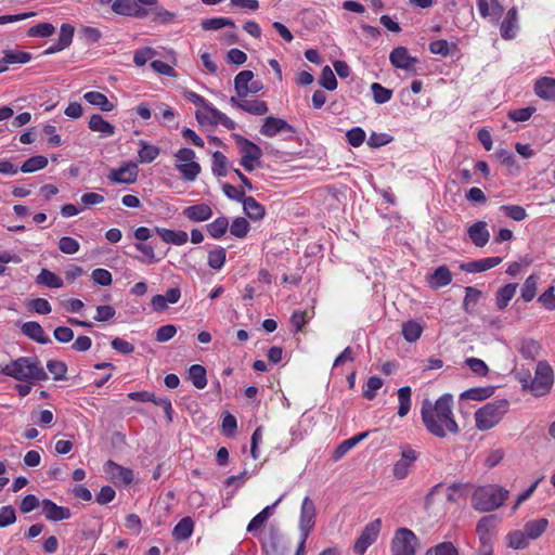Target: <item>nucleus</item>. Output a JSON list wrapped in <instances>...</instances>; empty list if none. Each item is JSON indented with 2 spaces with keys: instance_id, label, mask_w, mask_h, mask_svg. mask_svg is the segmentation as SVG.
<instances>
[{
  "instance_id": "f257e3e1",
  "label": "nucleus",
  "mask_w": 555,
  "mask_h": 555,
  "mask_svg": "<svg viewBox=\"0 0 555 555\" xmlns=\"http://www.w3.org/2000/svg\"><path fill=\"white\" fill-rule=\"evenodd\" d=\"M453 398L442 395L435 402L425 399L421 409V416L426 430L438 438L456 435L460 427L453 413Z\"/></svg>"
},
{
  "instance_id": "f03ea898",
  "label": "nucleus",
  "mask_w": 555,
  "mask_h": 555,
  "mask_svg": "<svg viewBox=\"0 0 555 555\" xmlns=\"http://www.w3.org/2000/svg\"><path fill=\"white\" fill-rule=\"evenodd\" d=\"M0 374L29 384H38L48 379V374L35 357H20L9 363L0 364Z\"/></svg>"
},
{
  "instance_id": "7ed1b4c3",
  "label": "nucleus",
  "mask_w": 555,
  "mask_h": 555,
  "mask_svg": "<svg viewBox=\"0 0 555 555\" xmlns=\"http://www.w3.org/2000/svg\"><path fill=\"white\" fill-rule=\"evenodd\" d=\"M509 491L499 485L477 487L472 496V505L479 512H492L504 504Z\"/></svg>"
},
{
  "instance_id": "20e7f679",
  "label": "nucleus",
  "mask_w": 555,
  "mask_h": 555,
  "mask_svg": "<svg viewBox=\"0 0 555 555\" xmlns=\"http://www.w3.org/2000/svg\"><path fill=\"white\" fill-rule=\"evenodd\" d=\"M508 401L505 399L494 400L478 409L475 412V423L479 430H489L496 426L508 410Z\"/></svg>"
},
{
  "instance_id": "39448f33",
  "label": "nucleus",
  "mask_w": 555,
  "mask_h": 555,
  "mask_svg": "<svg viewBox=\"0 0 555 555\" xmlns=\"http://www.w3.org/2000/svg\"><path fill=\"white\" fill-rule=\"evenodd\" d=\"M420 540L409 528H399L390 541V555H415Z\"/></svg>"
},
{
  "instance_id": "423d86ee",
  "label": "nucleus",
  "mask_w": 555,
  "mask_h": 555,
  "mask_svg": "<svg viewBox=\"0 0 555 555\" xmlns=\"http://www.w3.org/2000/svg\"><path fill=\"white\" fill-rule=\"evenodd\" d=\"M175 166L180 172L183 180L193 182L201 173V166L195 160V152L191 149L183 147L175 153Z\"/></svg>"
},
{
  "instance_id": "0eeeda50",
  "label": "nucleus",
  "mask_w": 555,
  "mask_h": 555,
  "mask_svg": "<svg viewBox=\"0 0 555 555\" xmlns=\"http://www.w3.org/2000/svg\"><path fill=\"white\" fill-rule=\"evenodd\" d=\"M234 140L242 155L241 165L245 170L253 171L260 164L262 156L261 149L254 142L238 134L234 135Z\"/></svg>"
},
{
  "instance_id": "6e6552de",
  "label": "nucleus",
  "mask_w": 555,
  "mask_h": 555,
  "mask_svg": "<svg viewBox=\"0 0 555 555\" xmlns=\"http://www.w3.org/2000/svg\"><path fill=\"white\" fill-rule=\"evenodd\" d=\"M400 457L395 462L392 466V475L396 479H405L414 463L420 457V453L410 444H401L399 447Z\"/></svg>"
},
{
  "instance_id": "1a4fd4ad",
  "label": "nucleus",
  "mask_w": 555,
  "mask_h": 555,
  "mask_svg": "<svg viewBox=\"0 0 555 555\" xmlns=\"http://www.w3.org/2000/svg\"><path fill=\"white\" fill-rule=\"evenodd\" d=\"M382 529V520L375 519L369 522L362 530L360 537L353 544V552L363 555L366 550L377 540Z\"/></svg>"
},
{
  "instance_id": "9d476101",
  "label": "nucleus",
  "mask_w": 555,
  "mask_h": 555,
  "mask_svg": "<svg viewBox=\"0 0 555 555\" xmlns=\"http://www.w3.org/2000/svg\"><path fill=\"white\" fill-rule=\"evenodd\" d=\"M315 505L309 496H306L301 503L298 525L300 537L304 538V540H307L312 531L315 525Z\"/></svg>"
},
{
  "instance_id": "9b49d317",
  "label": "nucleus",
  "mask_w": 555,
  "mask_h": 555,
  "mask_svg": "<svg viewBox=\"0 0 555 555\" xmlns=\"http://www.w3.org/2000/svg\"><path fill=\"white\" fill-rule=\"evenodd\" d=\"M496 525L498 518L492 515L485 516L478 521L476 532L482 545L481 548L492 547V539L495 533Z\"/></svg>"
},
{
  "instance_id": "f8f14e48",
  "label": "nucleus",
  "mask_w": 555,
  "mask_h": 555,
  "mask_svg": "<svg viewBox=\"0 0 555 555\" xmlns=\"http://www.w3.org/2000/svg\"><path fill=\"white\" fill-rule=\"evenodd\" d=\"M104 472L108 479L115 485L128 486L133 480L131 469L122 467L113 461H108L104 466Z\"/></svg>"
},
{
  "instance_id": "ddd939ff",
  "label": "nucleus",
  "mask_w": 555,
  "mask_h": 555,
  "mask_svg": "<svg viewBox=\"0 0 555 555\" xmlns=\"http://www.w3.org/2000/svg\"><path fill=\"white\" fill-rule=\"evenodd\" d=\"M107 178L113 183L131 184L137 181L138 167L134 163H125L119 168L112 169Z\"/></svg>"
},
{
  "instance_id": "4468645a",
  "label": "nucleus",
  "mask_w": 555,
  "mask_h": 555,
  "mask_svg": "<svg viewBox=\"0 0 555 555\" xmlns=\"http://www.w3.org/2000/svg\"><path fill=\"white\" fill-rule=\"evenodd\" d=\"M389 61L396 68L411 72L414 69L415 64L418 60L410 55L409 51L404 47L395 48L389 54Z\"/></svg>"
},
{
  "instance_id": "2eb2a0df",
  "label": "nucleus",
  "mask_w": 555,
  "mask_h": 555,
  "mask_svg": "<svg viewBox=\"0 0 555 555\" xmlns=\"http://www.w3.org/2000/svg\"><path fill=\"white\" fill-rule=\"evenodd\" d=\"M198 121L201 124L221 125L229 130H234L236 127L234 120L214 106L207 107L205 113L198 115Z\"/></svg>"
},
{
  "instance_id": "dca6fc26",
  "label": "nucleus",
  "mask_w": 555,
  "mask_h": 555,
  "mask_svg": "<svg viewBox=\"0 0 555 555\" xmlns=\"http://www.w3.org/2000/svg\"><path fill=\"white\" fill-rule=\"evenodd\" d=\"M294 132V128L286 120L269 116L263 120L260 133L268 138H273L281 132Z\"/></svg>"
},
{
  "instance_id": "f3484780",
  "label": "nucleus",
  "mask_w": 555,
  "mask_h": 555,
  "mask_svg": "<svg viewBox=\"0 0 555 555\" xmlns=\"http://www.w3.org/2000/svg\"><path fill=\"white\" fill-rule=\"evenodd\" d=\"M552 385V371L545 363H539L535 371V377L532 383V389L537 395H542L548 390Z\"/></svg>"
},
{
  "instance_id": "a211bd4d",
  "label": "nucleus",
  "mask_w": 555,
  "mask_h": 555,
  "mask_svg": "<svg viewBox=\"0 0 555 555\" xmlns=\"http://www.w3.org/2000/svg\"><path fill=\"white\" fill-rule=\"evenodd\" d=\"M112 10L119 15L144 17L147 12L137 3V0H115Z\"/></svg>"
},
{
  "instance_id": "6ab92c4d",
  "label": "nucleus",
  "mask_w": 555,
  "mask_h": 555,
  "mask_svg": "<svg viewBox=\"0 0 555 555\" xmlns=\"http://www.w3.org/2000/svg\"><path fill=\"white\" fill-rule=\"evenodd\" d=\"M230 104L233 107L257 116L264 115L269 109L267 103L261 100H238L237 98L232 96L230 99Z\"/></svg>"
},
{
  "instance_id": "aec40b11",
  "label": "nucleus",
  "mask_w": 555,
  "mask_h": 555,
  "mask_svg": "<svg viewBox=\"0 0 555 555\" xmlns=\"http://www.w3.org/2000/svg\"><path fill=\"white\" fill-rule=\"evenodd\" d=\"M42 514L48 520L51 521H60L64 519H68L72 516L70 509L68 507L59 506L51 500H43L41 502Z\"/></svg>"
},
{
  "instance_id": "412c9836",
  "label": "nucleus",
  "mask_w": 555,
  "mask_h": 555,
  "mask_svg": "<svg viewBox=\"0 0 555 555\" xmlns=\"http://www.w3.org/2000/svg\"><path fill=\"white\" fill-rule=\"evenodd\" d=\"M182 215L192 222H204L209 220L214 212L212 208L208 204L199 203L185 207Z\"/></svg>"
},
{
  "instance_id": "4be33fe9",
  "label": "nucleus",
  "mask_w": 555,
  "mask_h": 555,
  "mask_svg": "<svg viewBox=\"0 0 555 555\" xmlns=\"http://www.w3.org/2000/svg\"><path fill=\"white\" fill-rule=\"evenodd\" d=\"M518 28V13L516 8H512L507 11L500 26L502 38L505 40L514 39L517 35Z\"/></svg>"
},
{
  "instance_id": "5701e85b",
  "label": "nucleus",
  "mask_w": 555,
  "mask_h": 555,
  "mask_svg": "<svg viewBox=\"0 0 555 555\" xmlns=\"http://www.w3.org/2000/svg\"><path fill=\"white\" fill-rule=\"evenodd\" d=\"M467 234L473 244L477 247H483L490 238V232L486 221H477L473 223L468 228Z\"/></svg>"
},
{
  "instance_id": "b1692460",
  "label": "nucleus",
  "mask_w": 555,
  "mask_h": 555,
  "mask_svg": "<svg viewBox=\"0 0 555 555\" xmlns=\"http://www.w3.org/2000/svg\"><path fill=\"white\" fill-rule=\"evenodd\" d=\"M155 232L165 243L176 246L184 245L189 240L188 233L182 230H170L157 227L155 228Z\"/></svg>"
},
{
  "instance_id": "393cba45",
  "label": "nucleus",
  "mask_w": 555,
  "mask_h": 555,
  "mask_svg": "<svg viewBox=\"0 0 555 555\" xmlns=\"http://www.w3.org/2000/svg\"><path fill=\"white\" fill-rule=\"evenodd\" d=\"M534 92L543 100L555 101V78H539L534 83Z\"/></svg>"
},
{
  "instance_id": "a878e982",
  "label": "nucleus",
  "mask_w": 555,
  "mask_h": 555,
  "mask_svg": "<svg viewBox=\"0 0 555 555\" xmlns=\"http://www.w3.org/2000/svg\"><path fill=\"white\" fill-rule=\"evenodd\" d=\"M284 495H281L272 505L266 506L260 513H258L248 524L247 531L256 532L260 529L269 517L273 514L274 508L281 503Z\"/></svg>"
},
{
  "instance_id": "bb28decb",
  "label": "nucleus",
  "mask_w": 555,
  "mask_h": 555,
  "mask_svg": "<svg viewBox=\"0 0 555 555\" xmlns=\"http://www.w3.org/2000/svg\"><path fill=\"white\" fill-rule=\"evenodd\" d=\"M24 335L39 344L50 343V338L46 335L42 326L38 322L28 321L22 325Z\"/></svg>"
},
{
  "instance_id": "cd10ccee",
  "label": "nucleus",
  "mask_w": 555,
  "mask_h": 555,
  "mask_svg": "<svg viewBox=\"0 0 555 555\" xmlns=\"http://www.w3.org/2000/svg\"><path fill=\"white\" fill-rule=\"evenodd\" d=\"M502 262L501 257H488L462 264L461 268L467 272H483L492 269Z\"/></svg>"
},
{
  "instance_id": "c85d7f7f",
  "label": "nucleus",
  "mask_w": 555,
  "mask_h": 555,
  "mask_svg": "<svg viewBox=\"0 0 555 555\" xmlns=\"http://www.w3.org/2000/svg\"><path fill=\"white\" fill-rule=\"evenodd\" d=\"M548 520L546 518L532 519L527 521L524 525L522 530L525 531L526 537L530 539V541L539 539L547 529Z\"/></svg>"
},
{
  "instance_id": "c756f323",
  "label": "nucleus",
  "mask_w": 555,
  "mask_h": 555,
  "mask_svg": "<svg viewBox=\"0 0 555 555\" xmlns=\"http://www.w3.org/2000/svg\"><path fill=\"white\" fill-rule=\"evenodd\" d=\"M477 9L482 17H491L493 21H498L503 12L496 0H492L491 3L488 0H477Z\"/></svg>"
},
{
  "instance_id": "7c9ffc66",
  "label": "nucleus",
  "mask_w": 555,
  "mask_h": 555,
  "mask_svg": "<svg viewBox=\"0 0 555 555\" xmlns=\"http://www.w3.org/2000/svg\"><path fill=\"white\" fill-rule=\"evenodd\" d=\"M83 99L91 105L99 107L103 112H111L115 105L109 102L107 96L98 91H89L83 94Z\"/></svg>"
},
{
  "instance_id": "2f4dec72",
  "label": "nucleus",
  "mask_w": 555,
  "mask_h": 555,
  "mask_svg": "<svg viewBox=\"0 0 555 555\" xmlns=\"http://www.w3.org/2000/svg\"><path fill=\"white\" fill-rule=\"evenodd\" d=\"M89 128L94 132L101 133L103 137H112L115 133V127L99 114L90 117Z\"/></svg>"
},
{
  "instance_id": "473e14b6",
  "label": "nucleus",
  "mask_w": 555,
  "mask_h": 555,
  "mask_svg": "<svg viewBox=\"0 0 555 555\" xmlns=\"http://www.w3.org/2000/svg\"><path fill=\"white\" fill-rule=\"evenodd\" d=\"M254 79L251 70H242L234 78V88L238 98H246L248 95V87Z\"/></svg>"
},
{
  "instance_id": "72a5a7b5",
  "label": "nucleus",
  "mask_w": 555,
  "mask_h": 555,
  "mask_svg": "<svg viewBox=\"0 0 555 555\" xmlns=\"http://www.w3.org/2000/svg\"><path fill=\"white\" fill-rule=\"evenodd\" d=\"M452 281V274L446 266H441L435 270L429 278V285L433 288H440L447 286Z\"/></svg>"
},
{
  "instance_id": "f704fd0d",
  "label": "nucleus",
  "mask_w": 555,
  "mask_h": 555,
  "mask_svg": "<svg viewBox=\"0 0 555 555\" xmlns=\"http://www.w3.org/2000/svg\"><path fill=\"white\" fill-rule=\"evenodd\" d=\"M194 530V522L191 517L182 518L173 528L172 537L175 540L184 541L189 539Z\"/></svg>"
},
{
  "instance_id": "c9c22d12",
  "label": "nucleus",
  "mask_w": 555,
  "mask_h": 555,
  "mask_svg": "<svg viewBox=\"0 0 555 555\" xmlns=\"http://www.w3.org/2000/svg\"><path fill=\"white\" fill-rule=\"evenodd\" d=\"M244 212L253 220H260L264 216V207L258 203L254 197H245L243 199Z\"/></svg>"
},
{
  "instance_id": "e433bc0d",
  "label": "nucleus",
  "mask_w": 555,
  "mask_h": 555,
  "mask_svg": "<svg viewBox=\"0 0 555 555\" xmlns=\"http://www.w3.org/2000/svg\"><path fill=\"white\" fill-rule=\"evenodd\" d=\"M397 393H398V401H399L398 415L400 417H404V416L408 415V413L411 410V405H412V399H411V397H412V389L409 386L401 387V388L398 389Z\"/></svg>"
},
{
  "instance_id": "4c0bfd02",
  "label": "nucleus",
  "mask_w": 555,
  "mask_h": 555,
  "mask_svg": "<svg viewBox=\"0 0 555 555\" xmlns=\"http://www.w3.org/2000/svg\"><path fill=\"white\" fill-rule=\"evenodd\" d=\"M507 545L513 550H522L530 544V539L526 537L522 529H516L507 533Z\"/></svg>"
},
{
  "instance_id": "58836bf2",
  "label": "nucleus",
  "mask_w": 555,
  "mask_h": 555,
  "mask_svg": "<svg viewBox=\"0 0 555 555\" xmlns=\"http://www.w3.org/2000/svg\"><path fill=\"white\" fill-rule=\"evenodd\" d=\"M369 436V431L360 433L349 439L344 440L335 450V459L343 457L346 453L352 450L358 443Z\"/></svg>"
},
{
  "instance_id": "ea45409f",
  "label": "nucleus",
  "mask_w": 555,
  "mask_h": 555,
  "mask_svg": "<svg viewBox=\"0 0 555 555\" xmlns=\"http://www.w3.org/2000/svg\"><path fill=\"white\" fill-rule=\"evenodd\" d=\"M423 330V325L415 320H410L402 324V335L409 343L416 341L422 336Z\"/></svg>"
},
{
  "instance_id": "a19ab883",
  "label": "nucleus",
  "mask_w": 555,
  "mask_h": 555,
  "mask_svg": "<svg viewBox=\"0 0 555 555\" xmlns=\"http://www.w3.org/2000/svg\"><path fill=\"white\" fill-rule=\"evenodd\" d=\"M3 62L7 70L12 64H26L31 60V54L24 51L5 50L3 51Z\"/></svg>"
},
{
  "instance_id": "79ce46f5",
  "label": "nucleus",
  "mask_w": 555,
  "mask_h": 555,
  "mask_svg": "<svg viewBox=\"0 0 555 555\" xmlns=\"http://www.w3.org/2000/svg\"><path fill=\"white\" fill-rule=\"evenodd\" d=\"M139 145L140 150L138 152V157L140 163H152L158 157L160 153L159 147L152 145L143 140L139 141Z\"/></svg>"
},
{
  "instance_id": "37998d69",
  "label": "nucleus",
  "mask_w": 555,
  "mask_h": 555,
  "mask_svg": "<svg viewBox=\"0 0 555 555\" xmlns=\"http://www.w3.org/2000/svg\"><path fill=\"white\" fill-rule=\"evenodd\" d=\"M228 230L229 220L224 216L218 217L212 222L207 224L208 234L216 240L221 238Z\"/></svg>"
},
{
  "instance_id": "c03bdc74",
  "label": "nucleus",
  "mask_w": 555,
  "mask_h": 555,
  "mask_svg": "<svg viewBox=\"0 0 555 555\" xmlns=\"http://www.w3.org/2000/svg\"><path fill=\"white\" fill-rule=\"evenodd\" d=\"M36 283L50 288H61L63 286V280L48 269L41 270L36 278Z\"/></svg>"
},
{
  "instance_id": "a18cd8bd",
  "label": "nucleus",
  "mask_w": 555,
  "mask_h": 555,
  "mask_svg": "<svg viewBox=\"0 0 555 555\" xmlns=\"http://www.w3.org/2000/svg\"><path fill=\"white\" fill-rule=\"evenodd\" d=\"M494 393V387H477L465 390L461 393V399L482 401L490 398Z\"/></svg>"
},
{
  "instance_id": "49530a36",
  "label": "nucleus",
  "mask_w": 555,
  "mask_h": 555,
  "mask_svg": "<svg viewBox=\"0 0 555 555\" xmlns=\"http://www.w3.org/2000/svg\"><path fill=\"white\" fill-rule=\"evenodd\" d=\"M189 378L197 389H204L207 385L206 370L203 365L193 364L189 369Z\"/></svg>"
},
{
  "instance_id": "de8ad7c7",
  "label": "nucleus",
  "mask_w": 555,
  "mask_h": 555,
  "mask_svg": "<svg viewBox=\"0 0 555 555\" xmlns=\"http://www.w3.org/2000/svg\"><path fill=\"white\" fill-rule=\"evenodd\" d=\"M517 289V284L509 283L505 286L501 287L496 293V306L499 309H504L507 307L508 302L514 297Z\"/></svg>"
},
{
  "instance_id": "09e8293b",
  "label": "nucleus",
  "mask_w": 555,
  "mask_h": 555,
  "mask_svg": "<svg viewBox=\"0 0 555 555\" xmlns=\"http://www.w3.org/2000/svg\"><path fill=\"white\" fill-rule=\"evenodd\" d=\"M48 165V158L42 155H37L28 158L21 166V171L30 173L43 169Z\"/></svg>"
},
{
  "instance_id": "8fccbe9b",
  "label": "nucleus",
  "mask_w": 555,
  "mask_h": 555,
  "mask_svg": "<svg viewBox=\"0 0 555 555\" xmlns=\"http://www.w3.org/2000/svg\"><path fill=\"white\" fill-rule=\"evenodd\" d=\"M227 251L223 247H216L208 253V266L211 269L220 270L225 262Z\"/></svg>"
},
{
  "instance_id": "3c124183",
  "label": "nucleus",
  "mask_w": 555,
  "mask_h": 555,
  "mask_svg": "<svg viewBox=\"0 0 555 555\" xmlns=\"http://www.w3.org/2000/svg\"><path fill=\"white\" fill-rule=\"evenodd\" d=\"M231 234L237 238L245 237L249 232V223L243 217L235 218L232 223H229Z\"/></svg>"
},
{
  "instance_id": "603ef678",
  "label": "nucleus",
  "mask_w": 555,
  "mask_h": 555,
  "mask_svg": "<svg viewBox=\"0 0 555 555\" xmlns=\"http://www.w3.org/2000/svg\"><path fill=\"white\" fill-rule=\"evenodd\" d=\"M201 26L205 30H218L225 26H234V22L228 17H212L203 20Z\"/></svg>"
},
{
  "instance_id": "864d4df0",
  "label": "nucleus",
  "mask_w": 555,
  "mask_h": 555,
  "mask_svg": "<svg viewBox=\"0 0 555 555\" xmlns=\"http://www.w3.org/2000/svg\"><path fill=\"white\" fill-rule=\"evenodd\" d=\"M538 281H539V278L533 274L526 279V281L521 287V298L525 301L528 302L534 298L537 287H538Z\"/></svg>"
},
{
  "instance_id": "5fc2aeb1",
  "label": "nucleus",
  "mask_w": 555,
  "mask_h": 555,
  "mask_svg": "<svg viewBox=\"0 0 555 555\" xmlns=\"http://www.w3.org/2000/svg\"><path fill=\"white\" fill-rule=\"evenodd\" d=\"M383 384L384 383L380 377H370L363 388V397L367 400H373L376 397L377 391L382 388Z\"/></svg>"
},
{
  "instance_id": "6e6d98bb",
  "label": "nucleus",
  "mask_w": 555,
  "mask_h": 555,
  "mask_svg": "<svg viewBox=\"0 0 555 555\" xmlns=\"http://www.w3.org/2000/svg\"><path fill=\"white\" fill-rule=\"evenodd\" d=\"M47 369L53 375L54 380L66 379L67 366L63 361L50 360L47 363Z\"/></svg>"
},
{
  "instance_id": "4d7b16f0",
  "label": "nucleus",
  "mask_w": 555,
  "mask_h": 555,
  "mask_svg": "<svg viewBox=\"0 0 555 555\" xmlns=\"http://www.w3.org/2000/svg\"><path fill=\"white\" fill-rule=\"evenodd\" d=\"M371 90L373 99L377 104H384L390 101L392 96V91L390 89H387L377 82L372 83Z\"/></svg>"
},
{
  "instance_id": "13d9d810",
  "label": "nucleus",
  "mask_w": 555,
  "mask_h": 555,
  "mask_svg": "<svg viewBox=\"0 0 555 555\" xmlns=\"http://www.w3.org/2000/svg\"><path fill=\"white\" fill-rule=\"evenodd\" d=\"M227 157L221 152H215L212 154V166L211 170L215 176L224 177L227 175Z\"/></svg>"
},
{
  "instance_id": "bf43d9fd",
  "label": "nucleus",
  "mask_w": 555,
  "mask_h": 555,
  "mask_svg": "<svg viewBox=\"0 0 555 555\" xmlns=\"http://www.w3.org/2000/svg\"><path fill=\"white\" fill-rule=\"evenodd\" d=\"M320 85L328 91L337 88L336 77L330 66H324L320 77Z\"/></svg>"
},
{
  "instance_id": "052dcab7",
  "label": "nucleus",
  "mask_w": 555,
  "mask_h": 555,
  "mask_svg": "<svg viewBox=\"0 0 555 555\" xmlns=\"http://www.w3.org/2000/svg\"><path fill=\"white\" fill-rule=\"evenodd\" d=\"M469 486L466 483H453L447 488V499L456 502L460 498L468 493Z\"/></svg>"
},
{
  "instance_id": "680f3d73",
  "label": "nucleus",
  "mask_w": 555,
  "mask_h": 555,
  "mask_svg": "<svg viewBox=\"0 0 555 555\" xmlns=\"http://www.w3.org/2000/svg\"><path fill=\"white\" fill-rule=\"evenodd\" d=\"M346 138L351 146L359 147L365 141L366 133L362 128L354 127L347 131Z\"/></svg>"
},
{
  "instance_id": "e2e57ef3",
  "label": "nucleus",
  "mask_w": 555,
  "mask_h": 555,
  "mask_svg": "<svg viewBox=\"0 0 555 555\" xmlns=\"http://www.w3.org/2000/svg\"><path fill=\"white\" fill-rule=\"evenodd\" d=\"M535 112V107L527 106L522 108H516L508 112L507 116L515 122L527 121Z\"/></svg>"
},
{
  "instance_id": "0e129e2a",
  "label": "nucleus",
  "mask_w": 555,
  "mask_h": 555,
  "mask_svg": "<svg viewBox=\"0 0 555 555\" xmlns=\"http://www.w3.org/2000/svg\"><path fill=\"white\" fill-rule=\"evenodd\" d=\"M59 248L62 253L67 255H74L78 253L80 244L77 240L70 236H63L59 241Z\"/></svg>"
},
{
  "instance_id": "69168bd1",
  "label": "nucleus",
  "mask_w": 555,
  "mask_h": 555,
  "mask_svg": "<svg viewBox=\"0 0 555 555\" xmlns=\"http://www.w3.org/2000/svg\"><path fill=\"white\" fill-rule=\"evenodd\" d=\"M55 31L54 26L51 23H40L28 29L29 37H50Z\"/></svg>"
},
{
  "instance_id": "338daca9",
  "label": "nucleus",
  "mask_w": 555,
  "mask_h": 555,
  "mask_svg": "<svg viewBox=\"0 0 555 555\" xmlns=\"http://www.w3.org/2000/svg\"><path fill=\"white\" fill-rule=\"evenodd\" d=\"M500 209L515 221H521L527 217L525 208L518 205H502Z\"/></svg>"
},
{
  "instance_id": "774afa93",
  "label": "nucleus",
  "mask_w": 555,
  "mask_h": 555,
  "mask_svg": "<svg viewBox=\"0 0 555 555\" xmlns=\"http://www.w3.org/2000/svg\"><path fill=\"white\" fill-rule=\"evenodd\" d=\"M434 553L435 555H459L457 548L452 542H442L435 547L427 551V555Z\"/></svg>"
}]
</instances>
